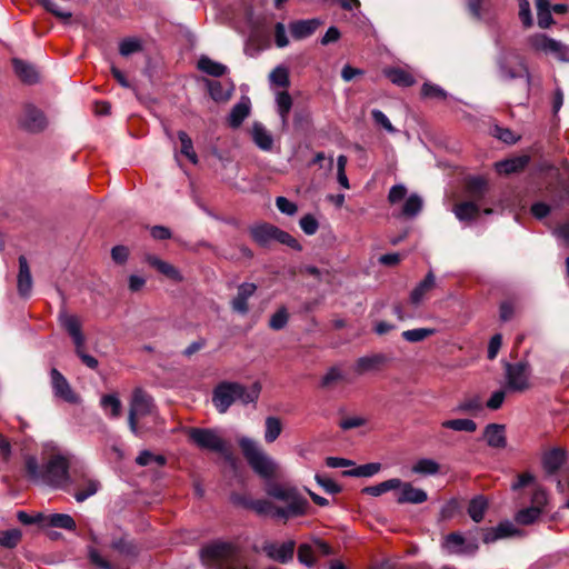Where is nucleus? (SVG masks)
I'll list each match as a JSON object with an SVG mask.
<instances>
[{
	"mask_svg": "<svg viewBox=\"0 0 569 569\" xmlns=\"http://www.w3.org/2000/svg\"><path fill=\"white\" fill-rule=\"evenodd\" d=\"M260 392L259 381L253 382L249 388L239 382L221 381L212 391V403L219 413H226L236 401H240L243 406L256 403Z\"/></svg>",
	"mask_w": 569,
	"mask_h": 569,
	"instance_id": "nucleus-1",
	"label": "nucleus"
},
{
	"mask_svg": "<svg viewBox=\"0 0 569 569\" xmlns=\"http://www.w3.org/2000/svg\"><path fill=\"white\" fill-rule=\"evenodd\" d=\"M266 491L268 496L287 503L286 507L272 505L270 513L272 518L287 521L290 518L302 517L309 513L310 503L301 496L297 488L273 482L267 486Z\"/></svg>",
	"mask_w": 569,
	"mask_h": 569,
	"instance_id": "nucleus-2",
	"label": "nucleus"
},
{
	"mask_svg": "<svg viewBox=\"0 0 569 569\" xmlns=\"http://www.w3.org/2000/svg\"><path fill=\"white\" fill-rule=\"evenodd\" d=\"M199 555L209 569H251L239 559V549L231 542L211 541L201 547Z\"/></svg>",
	"mask_w": 569,
	"mask_h": 569,
	"instance_id": "nucleus-3",
	"label": "nucleus"
},
{
	"mask_svg": "<svg viewBox=\"0 0 569 569\" xmlns=\"http://www.w3.org/2000/svg\"><path fill=\"white\" fill-rule=\"evenodd\" d=\"M241 452L250 468L261 478L270 479L274 477L277 465L274 461L259 448L250 438L242 437L238 441Z\"/></svg>",
	"mask_w": 569,
	"mask_h": 569,
	"instance_id": "nucleus-4",
	"label": "nucleus"
},
{
	"mask_svg": "<svg viewBox=\"0 0 569 569\" xmlns=\"http://www.w3.org/2000/svg\"><path fill=\"white\" fill-rule=\"evenodd\" d=\"M249 234L261 248H269L272 241H277L296 251H302V246L295 237L269 222H260L249 227Z\"/></svg>",
	"mask_w": 569,
	"mask_h": 569,
	"instance_id": "nucleus-5",
	"label": "nucleus"
},
{
	"mask_svg": "<svg viewBox=\"0 0 569 569\" xmlns=\"http://www.w3.org/2000/svg\"><path fill=\"white\" fill-rule=\"evenodd\" d=\"M496 63L499 76L503 80L526 78L527 87L531 84V74L526 64L525 58L513 49H503L497 56Z\"/></svg>",
	"mask_w": 569,
	"mask_h": 569,
	"instance_id": "nucleus-6",
	"label": "nucleus"
},
{
	"mask_svg": "<svg viewBox=\"0 0 569 569\" xmlns=\"http://www.w3.org/2000/svg\"><path fill=\"white\" fill-rule=\"evenodd\" d=\"M153 408V398L147 391L142 388H136L132 391L128 415V426L136 437H142L147 431L143 426L139 425V418L151 415Z\"/></svg>",
	"mask_w": 569,
	"mask_h": 569,
	"instance_id": "nucleus-7",
	"label": "nucleus"
},
{
	"mask_svg": "<svg viewBox=\"0 0 569 569\" xmlns=\"http://www.w3.org/2000/svg\"><path fill=\"white\" fill-rule=\"evenodd\" d=\"M189 440L200 449L210 450L230 458L226 441L212 429L190 428L188 431Z\"/></svg>",
	"mask_w": 569,
	"mask_h": 569,
	"instance_id": "nucleus-8",
	"label": "nucleus"
},
{
	"mask_svg": "<svg viewBox=\"0 0 569 569\" xmlns=\"http://www.w3.org/2000/svg\"><path fill=\"white\" fill-rule=\"evenodd\" d=\"M68 459L61 455H53L44 466L42 480L47 483L61 486L66 482H71L72 471Z\"/></svg>",
	"mask_w": 569,
	"mask_h": 569,
	"instance_id": "nucleus-9",
	"label": "nucleus"
},
{
	"mask_svg": "<svg viewBox=\"0 0 569 569\" xmlns=\"http://www.w3.org/2000/svg\"><path fill=\"white\" fill-rule=\"evenodd\" d=\"M70 485L74 486L73 498L77 502H83L94 496L101 488L99 480L88 476L84 467L72 468V478Z\"/></svg>",
	"mask_w": 569,
	"mask_h": 569,
	"instance_id": "nucleus-10",
	"label": "nucleus"
},
{
	"mask_svg": "<svg viewBox=\"0 0 569 569\" xmlns=\"http://www.w3.org/2000/svg\"><path fill=\"white\" fill-rule=\"evenodd\" d=\"M19 126L29 133H40L48 127L44 112L32 103L23 106Z\"/></svg>",
	"mask_w": 569,
	"mask_h": 569,
	"instance_id": "nucleus-11",
	"label": "nucleus"
},
{
	"mask_svg": "<svg viewBox=\"0 0 569 569\" xmlns=\"http://www.w3.org/2000/svg\"><path fill=\"white\" fill-rule=\"evenodd\" d=\"M528 369L529 365L526 361L505 363L507 387L509 390L521 392L530 387Z\"/></svg>",
	"mask_w": 569,
	"mask_h": 569,
	"instance_id": "nucleus-12",
	"label": "nucleus"
},
{
	"mask_svg": "<svg viewBox=\"0 0 569 569\" xmlns=\"http://www.w3.org/2000/svg\"><path fill=\"white\" fill-rule=\"evenodd\" d=\"M529 44L532 49L545 53H552L559 60L569 61V46L562 44L545 33H537L529 38Z\"/></svg>",
	"mask_w": 569,
	"mask_h": 569,
	"instance_id": "nucleus-13",
	"label": "nucleus"
},
{
	"mask_svg": "<svg viewBox=\"0 0 569 569\" xmlns=\"http://www.w3.org/2000/svg\"><path fill=\"white\" fill-rule=\"evenodd\" d=\"M50 377L52 391L57 398H60L71 405L80 403V396L73 391L69 381L58 369L52 368L50 371Z\"/></svg>",
	"mask_w": 569,
	"mask_h": 569,
	"instance_id": "nucleus-14",
	"label": "nucleus"
},
{
	"mask_svg": "<svg viewBox=\"0 0 569 569\" xmlns=\"http://www.w3.org/2000/svg\"><path fill=\"white\" fill-rule=\"evenodd\" d=\"M476 531L481 532L482 541L487 545L521 535V531L509 520L501 521L497 527L476 528Z\"/></svg>",
	"mask_w": 569,
	"mask_h": 569,
	"instance_id": "nucleus-15",
	"label": "nucleus"
},
{
	"mask_svg": "<svg viewBox=\"0 0 569 569\" xmlns=\"http://www.w3.org/2000/svg\"><path fill=\"white\" fill-rule=\"evenodd\" d=\"M390 361L391 357L386 353H372L358 358L353 369L357 375L362 376L367 372L382 370Z\"/></svg>",
	"mask_w": 569,
	"mask_h": 569,
	"instance_id": "nucleus-16",
	"label": "nucleus"
},
{
	"mask_svg": "<svg viewBox=\"0 0 569 569\" xmlns=\"http://www.w3.org/2000/svg\"><path fill=\"white\" fill-rule=\"evenodd\" d=\"M442 548L449 553L465 555L475 553L479 547L476 540L467 542L460 532H450L445 537Z\"/></svg>",
	"mask_w": 569,
	"mask_h": 569,
	"instance_id": "nucleus-17",
	"label": "nucleus"
},
{
	"mask_svg": "<svg viewBox=\"0 0 569 569\" xmlns=\"http://www.w3.org/2000/svg\"><path fill=\"white\" fill-rule=\"evenodd\" d=\"M60 326L72 338L76 347H83L86 338L81 331V323L77 316L69 315L64 308H61L58 316Z\"/></svg>",
	"mask_w": 569,
	"mask_h": 569,
	"instance_id": "nucleus-18",
	"label": "nucleus"
},
{
	"mask_svg": "<svg viewBox=\"0 0 569 569\" xmlns=\"http://www.w3.org/2000/svg\"><path fill=\"white\" fill-rule=\"evenodd\" d=\"M489 186L486 178L473 176L466 179L465 193L469 201L481 202L486 198Z\"/></svg>",
	"mask_w": 569,
	"mask_h": 569,
	"instance_id": "nucleus-19",
	"label": "nucleus"
},
{
	"mask_svg": "<svg viewBox=\"0 0 569 569\" xmlns=\"http://www.w3.org/2000/svg\"><path fill=\"white\" fill-rule=\"evenodd\" d=\"M257 291V286L251 282H243L238 287L237 296L231 301L233 311L246 315L249 311L248 300Z\"/></svg>",
	"mask_w": 569,
	"mask_h": 569,
	"instance_id": "nucleus-20",
	"label": "nucleus"
},
{
	"mask_svg": "<svg viewBox=\"0 0 569 569\" xmlns=\"http://www.w3.org/2000/svg\"><path fill=\"white\" fill-rule=\"evenodd\" d=\"M144 260L150 267L154 268L158 272H160L168 279L174 282L183 281V276L173 264L161 260L154 254H147Z\"/></svg>",
	"mask_w": 569,
	"mask_h": 569,
	"instance_id": "nucleus-21",
	"label": "nucleus"
},
{
	"mask_svg": "<svg viewBox=\"0 0 569 569\" xmlns=\"http://www.w3.org/2000/svg\"><path fill=\"white\" fill-rule=\"evenodd\" d=\"M12 67L16 76L24 84L30 86L39 82V73L33 64L19 58H13Z\"/></svg>",
	"mask_w": 569,
	"mask_h": 569,
	"instance_id": "nucleus-22",
	"label": "nucleus"
},
{
	"mask_svg": "<svg viewBox=\"0 0 569 569\" xmlns=\"http://www.w3.org/2000/svg\"><path fill=\"white\" fill-rule=\"evenodd\" d=\"M19 273H18V292L21 297H29L32 289V277L28 260L24 256L19 259Z\"/></svg>",
	"mask_w": 569,
	"mask_h": 569,
	"instance_id": "nucleus-23",
	"label": "nucleus"
},
{
	"mask_svg": "<svg viewBox=\"0 0 569 569\" xmlns=\"http://www.w3.org/2000/svg\"><path fill=\"white\" fill-rule=\"evenodd\" d=\"M530 162L529 156H519L510 159H506L496 163V170L500 174H511L521 172Z\"/></svg>",
	"mask_w": 569,
	"mask_h": 569,
	"instance_id": "nucleus-24",
	"label": "nucleus"
},
{
	"mask_svg": "<svg viewBox=\"0 0 569 569\" xmlns=\"http://www.w3.org/2000/svg\"><path fill=\"white\" fill-rule=\"evenodd\" d=\"M483 437L489 447L501 449L507 446L503 425H487L483 431Z\"/></svg>",
	"mask_w": 569,
	"mask_h": 569,
	"instance_id": "nucleus-25",
	"label": "nucleus"
},
{
	"mask_svg": "<svg viewBox=\"0 0 569 569\" xmlns=\"http://www.w3.org/2000/svg\"><path fill=\"white\" fill-rule=\"evenodd\" d=\"M548 196L555 207L559 208L569 199V184L563 179L547 186Z\"/></svg>",
	"mask_w": 569,
	"mask_h": 569,
	"instance_id": "nucleus-26",
	"label": "nucleus"
},
{
	"mask_svg": "<svg viewBox=\"0 0 569 569\" xmlns=\"http://www.w3.org/2000/svg\"><path fill=\"white\" fill-rule=\"evenodd\" d=\"M566 461V451L561 448H553L542 457V466L548 475L556 473Z\"/></svg>",
	"mask_w": 569,
	"mask_h": 569,
	"instance_id": "nucleus-27",
	"label": "nucleus"
},
{
	"mask_svg": "<svg viewBox=\"0 0 569 569\" xmlns=\"http://www.w3.org/2000/svg\"><path fill=\"white\" fill-rule=\"evenodd\" d=\"M402 491L397 499L398 503H422L427 501L428 495L425 490L415 488L410 482H402Z\"/></svg>",
	"mask_w": 569,
	"mask_h": 569,
	"instance_id": "nucleus-28",
	"label": "nucleus"
},
{
	"mask_svg": "<svg viewBox=\"0 0 569 569\" xmlns=\"http://www.w3.org/2000/svg\"><path fill=\"white\" fill-rule=\"evenodd\" d=\"M319 26L318 19L298 20L290 24V32L295 39L301 40L310 37Z\"/></svg>",
	"mask_w": 569,
	"mask_h": 569,
	"instance_id": "nucleus-29",
	"label": "nucleus"
},
{
	"mask_svg": "<svg viewBox=\"0 0 569 569\" xmlns=\"http://www.w3.org/2000/svg\"><path fill=\"white\" fill-rule=\"evenodd\" d=\"M436 286V277L429 271L423 280H421L411 291L410 301L412 305H419L425 296Z\"/></svg>",
	"mask_w": 569,
	"mask_h": 569,
	"instance_id": "nucleus-30",
	"label": "nucleus"
},
{
	"mask_svg": "<svg viewBox=\"0 0 569 569\" xmlns=\"http://www.w3.org/2000/svg\"><path fill=\"white\" fill-rule=\"evenodd\" d=\"M488 507L487 498L483 495H478L469 501L467 512L476 523H479L483 520Z\"/></svg>",
	"mask_w": 569,
	"mask_h": 569,
	"instance_id": "nucleus-31",
	"label": "nucleus"
},
{
	"mask_svg": "<svg viewBox=\"0 0 569 569\" xmlns=\"http://www.w3.org/2000/svg\"><path fill=\"white\" fill-rule=\"evenodd\" d=\"M43 527L60 528L69 531H74L77 523L70 515L66 513H51L46 516Z\"/></svg>",
	"mask_w": 569,
	"mask_h": 569,
	"instance_id": "nucleus-32",
	"label": "nucleus"
},
{
	"mask_svg": "<svg viewBox=\"0 0 569 569\" xmlns=\"http://www.w3.org/2000/svg\"><path fill=\"white\" fill-rule=\"evenodd\" d=\"M453 212L460 221H470L480 213V207L475 201H462L455 206Z\"/></svg>",
	"mask_w": 569,
	"mask_h": 569,
	"instance_id": "nucleus-33",
	"label": "nucleus"
},
{
	"mask_svg": "<svg viewBox=\"0 0 569 569\" xmlns=\"http://www.w3.org/2000/svg\"><path fill=\"white\" fill-rule=\"evenodd\" d=\"M383 73L393 84L399 87H411L416 82L412 74L401 68H388L383 70Z\"/></svg>",
	"mask_w": 569,
	"mask_h": 569,
	"instance_id": "nucleus-34",
	"label": "nucleus"
},
{
	"mask_svg": "<svg viewBox=\"0 0 569 569\" xmlns=\"http://www.w3.org/2000/svg\"><path fill=\"white\" fill-rule=\"evenodd\" d=\"M197 68L200 71H202L211 77H216V78L224 76L228 71L227 66H224L220 62L213 61L212 59H210L207 56L200 57V59L197 62Z\"/></svg>",
	"mask_w": 569,
	"mask_h": 569,
	"instance_id": "nucleus-35",
	"label": "nucleus"
},
{
	"mask_svg": "<svg viewBox=\"0 0 569 569\" xmlns=\"http://www.w3.org/2000/svg\"><path fill=\"white\" fill-rule=\"evenodd\" d=\"M252 139L261 150L270 151L272 149L273 138L261 123L253 124Z\"/></svg>",
	"mask_w": 569,
	"mask_h": 569,
	"instance_id": "nucleus-36",
	"label": "nucleus"
},
{
	"mask_svg": "<svg viewBox=\"0 0 569 569\" xmlns=\"http://www.w3.org/2000/svg\"><path fill=\"white\" fill-rule=\"evenodd\" d=\"M249 113H250L249 103H247V102L236 103L229 113L228 124L233 129L239 128L242 124V122L244 121V119L249 116Z\"/></svg>",
	"mask_w": 569,
	"mask_h": 569,
	"instance_id": "nucleus-37",
	"label": "nucleus"
},
{
	"mask_svg": "<svg viewBox=\"0 0 569 569\" xmlns=\"http://www.w3.org/2000/svg\"><path fill=\"white\" fill-rule=\"evenodd\" d=\"M340 382H348L347 376L337 367H330L320 380V387L323 389H332Z\"/></svg>",
	"mask_w": 569,
	"mask_h": 569,
	"instance_id": "nucleus-38",
	"label": "nucleus"
},
{
	"mask_svg": "<svg viewBox=\"0 0 569 569\" xmlns=\"http://www.w3.org/2000/svg\"><path fill=\"white\" fill-rule=\"evenodd\" d=\"M101 408L108 412L111 419H117L121 415L122 403L117 395L108 393L103 395L100 399Z\"/></svg>",
	"mask_w": 569,
	"mask_h": 569,
	"instance_id": "nucleus-39",
	"label": "nucleus"
},
{
	"mask_svg": "<svg viewBox=\"0 0 569 569\" xmlns=\"http://www.w3.org/2000/svg\"><path fill=\"white\" fill-rule=\"evenodd\" d=\"M401 485H402V481L400 479L392 478V479L382 481L375 486L365 487L362 489V493L373 496V497H379L387 491L400 488Z\"/></svg>",
	"mask_w": 569,
	"mask_h": 569,
	"instance_id": "nucleus-40",
	"label": "nucleus"
},
{
	"mask_svg": "<svg viewBox=\"0 0 569 569\" xmlns=\"http://www.w3.org/2000/svg\"><path fill=\"white\" fill-rule=\"evenodd\" d=\"M381 469V463L379 462H370L366 465L358 466L350 470H345L342 476L345 477H372L378 473Z\"/></svg>",
	"mask_w": 569,
	"mask_h": 569,
	"instance_id": "nucleus-41",
	"label": "nucleus"
},
{
	"mask_svg": "<svg viewBox=\"0 0 569 569\" xmlns=\"http://www.w3.org/2000/svg\"><path fill=\"white\" fill-rule=\"evenodd\" d=\"M264 426V440L268 443H272L280 436L282 431V423L279 418L270 416L266 418Z\"/></svg>",
	"mask_w": 569,
	"mask_h": 569,
	"instance_id": "nucleus-42",
	"label": "nucleus"
},
{
	"mask_svg": "<svg viewBox=\"0 0 569 569\" xmlns=\"http://www.w3.org/2000/svg\"><path fill=\"white\" fill-rule=\"evenodd\" d=\"M440 470V465L429 458H422L419 459L413 466H412V472L423 476H432L438 473Z\"/></svg>",
	"mask_w": 569,
	"mask_h": 569,
	"instance_id": "nucleus-43",
	"label": "nucleus"
},
{
	"mask_svg": "<svg viewBox=\"0 0 569 569\" xmlns=\"http://www.w3.org/2000/svg\"><path fill=\"white\" fill-rule=\"evenodd\" d=\"M111 548L127 557H136L139 552L137 545L133 541L126 539L124 537L113 539L111 542Z\"/></svg>",
	"mask_w": 569,
	"mask_h": 569,
	"instance_id": "nucleus-44",
	"label": "nucleus"
},
{
	"mask_svg": "<svg viewBox=\"0 0 569 569\" xmlns=\"http://www.w3.org/2000/svg\"><path fill=\"white\" fill-rule=\"evenodd\" d=\"M541 513L542 510L540 507H528L519 510L515 516V520L519 525L529 526L532 525Z\"/></svg>",
	"mask_w": 569,
	"mask_h": 569,
	"instance_id": "nucleus-45",
	"label": "nucleus"
},
{
	"mask_svg": "<svg viewBox=\"0 0 569 569\" xmlns=\"http://www.w3.org/2000/svg\"><path fill=\"white\" fill-rule=\"evenodd\" d=\"M441 426L455 431L475 432L477 430V423L471 419L446 420L441 423Z\"/></svg>",
	"mask_w": 569,
	"mask_h": 569,
	"instance_id": "nucleus-46",
	"label": "nucleus"
},
{
	"mask_svg": "<svg viewBox=\"0 0 569 569\" xmlns=\"http://www.w3.org/2000/svg\"><path fill=\"white\" fill-rule=\"evenodd\" d=\"M422 209V199L413 193L407 198L402 207V216L412 218L417 216Z\"/></svg>",
	"mask_w": 569,
	"mask_h": 569,
	"instance_id": "nucleus-47",
	"label": "nucleus"
},
{
	"mask_svg": "<svg viewBox=\"0 0 569 569\" xmlns=\"http://www.w3.org/2000/svg\"><path fill=\"white\" fill-rule=\"evenodd\" d=\"M178 139L181 143L180 152L187 157L192 163L198 162L197 153L193 150V143L187 132L180 130L178 132Z\"/></svg>",
	"mask_w": 569,
	"mask_h": 569,
	"instance_id": "nucleus-48",
	"label": "nucleus"
},
{
	"mask_svg": "<svg viewBox=\"0 0 569 569\" xmlns=\"http://www.w3.org/2000/svg\"><path fill=\"white\" fill-rule=\"evenodd\" d=\"M482 410V401L479 396H475L461 401L456 411L468 415H476Z\"/></svg>",
	"mask_w": 569,
	"mask_h": 569,
	"instance_id": "nucleus-49",
	"label": "nucleus"
},
{
	"mask_svg": "<svg viewBox=\"0 0 569 569\" xmlns=\"http://www.w3.org/2000/svg\"><path fill=\"white\" fill-rule=\"evenodd\" d=\"M22 533L19 529L0 531V545L4 548H16L21 541Z\"/></svg>",
	"mask_w": 569,
	"mask_h": 569,
	"instance_id": "nucleus-50",
	"label": "nucleus"
},
{
	"mask_svg": "<svg viewBox=\"0 0 569 569\" xmlns=\"http://www.w3.org/2000/svg\"><path fill=\"white\" fill-rule=\"evenodd\" d=\"M277 104H278L279 116L281 117L282 122L286 123L289 112L292 108V98L288 91H282V92L278 93Z\"/></svg>",
	"mask_w": 569,
	"mask_h": 569,
	"instance_id": "nucleus-51",
	"label": "nucleus"
},
{
	"mask_svg": "<svg viewBox=\"0 0 569 569\" xmlns=\"http://www.w3.org/2000/svg\"><path fill=\"white\" fill-rule=\"evenodd\" d=\"M295 548L296 542L293 540L286 541L281 546H278L274 561L280 563L290 562L293 559Z\"/></svg>",
	"mask_w": 569,
	"mask_h": 569,
	"instance_id": "nucleus-52",
	"label": "nucleus"
},
{
	"mask_svg": "<svg viewBox=\"0 0 569 569\" xmlns=\"http://www.w3.org/2000/svg\"><path fill=\"white\" fill-rule=\"evenodd\" d=\"M421 96L428 99L446 100L448 93L438 84L425 82L421 88Z\"/></svg>",
	"mask_w": 569,
	"mask_h": 569,
	"instance_id": "nucleus-53",
	"label": "nucleus"
},
{
	"mask_svg": "<svg viewBox=\"0 0 569 569\" xmlns=\"http://www.w3.org/2000/svg\"><path fill=\"white\" fill-rule=\"evenodd\" d=\"M435 333L433 329L417 328L406 330L401 333L402 338L408 342H419Z\"/></svg>",
	"mask_w": 569,
	"mask_h": 569,
	"instance_id": "nucleus-54",
	"label": "nucleus"
},
{
	"mask_svg": "<svg viewBox=\"0 0 569 569\" xmlns=\"http://www.w3.org/2000/svg\"><path fill=\"white\" fill-rule=\"evenodd\" d=\"M269 79H270L271 83H273L278 87L287 88L290 84L289 72H288L287 68L282 67V66L276 67L270 72Z\"/></svg>",
	"mask_w": 569,
	"mask_h": 569,
	"instance_id": "nucleus-55",
	"label": "nucleus"
},
{
	"mask_svg": "<svg viewBox=\"0 0 569 569\" xmlns=\"http://www.w3.org/2000/svg\"><path fill=\"white\" fill-rule=\"evenodd\" d=\"M289 320V313L286 307L279 308L270 318L269 327L272 330H281L283 329Z\"/></svg>",
	"mask_w": 569,
	"mask_h": 569,
	"instance_id": "nucleus-56",
	"label": "nucleus"
},
{
	"mask_svg": "<svg viewBox=\"0 0 569 569\" xmlns=\"http://www.w3.org/2000/svg\"><path fill=\"white\" fill-rule=\"evenodd\" d=\"M38 2L46 9V11L50 12L56 18L70 20L72 17L71 12L63 11L53 0H39Z\"/></svg>",
	"mask_w": 569,
	"mask_h": 569,
	"instance_id": "nucleus-57",
	"label": "nucleus"
},
{
	"mask_svg": "<svg viewBox=\"0 0 569 569\" xmlns=\"http://www.w3.org/2000/svg\"><path fill=\"white\" fill-rule=\"evenodd\" d=\"M298 560L307 567H312L316 562L312 547L308 543H301L298 548Z\"/></svg>",
	"mask_w": 569,
	"mask_h": 569,
	"instance_id": "nucleus-58",
	"label": "nucleus"
},
{
	"mask_svg": "<svg viewBox=\"0 0 569 569\" xmlns=\"http://www.w3.org/2000/svg\"><path fill=\"white\" fill-rule=\"evenodd\" d=\"M317 483L329 495H338L342 491V487L335 482L332 479L316 475Z\"/></svg>",
	"mask_w": 569,
	"mask_h": 569,
	"instance_id": "nucleus-59",
	"label": "nucleus"
},
{
	"mask_svg": "<svg viewBox=\"0 0 569 569\" xmlns=\"http://www.w3.org/2000/svg\"><path fill=\"white\" fill-rule=\"evenodd\" d=\"M299 226L302 229V231L308 236H313L319 229V222L311 213L305 214L300 219Z\"/></svg>",
	"mask_w": 569,
	"mask_h": 569,
	"instance_id": "nucleus-60",
	"label": "nucleus"
},
{
	"mask_svg": "<svg viewBox=\"0 0 569 569\" xmlns=\"http://www.w3.org/2000/svg\"><path fill=\"white\" fill-rule=\"evenodd\" d=\"M492 134L497 139L503 141L505 143H508V144H513L519 139V137H517L512 130H510L509 128H502L499 126H496L493 128Z\"/></svg>",
	"mask_w": 569,
	"mask_h": 569,
	"instance_id": "nucleus-61",
	"label": "nucleus"
},
{
	"mask_svg": "<svg viewBox=\"0 0 569 569\" xmlns=\"http://www.w3.org/2000/svg\"><path fill=\"white\" fill-rule=\"evenodd\" d=\"M17 518L24 526H29V525H41V526H43V522H44V519H46V515L39 512V513H36L34 516H32V515H29L28 512H26L23 510H20L17 513Z\"/></svg>",
	"mask_w": 569,
	"mask_h": 569,
	"instance_id": "nucleus-62",
	"label": "nucleus"
},
{
	"mask_svg": "<svg viewBox=\"0 0 569 569\" xmlns=\"http://www.w3.org/2000/svg\"><path fill=\"white\" fill-rule=\"evenodd\" d=\"M276 206L281 213H284L287 216H293L298 211V206L282 196L277 197Z\"/></svg>",
	"mask_w": 569,
	"mask_h": 569,
	"instance_id": "nucleus-63",
	"label": "nucleus"
},
{
	"mask_svg": "<svg viewBox=\"0 0 569 569\" xmlns=\"http://www.w3.org/2000/svg\"><path fill=\"white\" fill-rule=\"evenodd\" d=\"M459 509H460V506H459L458 500L450 499L442 506V508L440 510V518L442 520H449L458 513Z\"/></svg>",
	"mask_w": 569,
	"mask_h": 569,
	"instance_id": "nucleus-64",
	"label": "nucleus"
}]
</instances>
